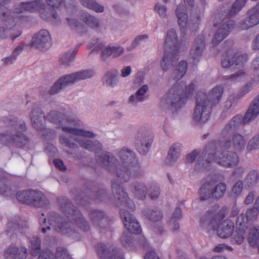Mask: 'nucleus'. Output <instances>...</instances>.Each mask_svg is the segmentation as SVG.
Returning a JSON list of instances; mask_svg holds the SVG:
<instances>
[{"instance_id": "obj_1", "label": "nucleus", "mask_w": 259, "mask_h": 259, "mask_svg": "<svg viewBox=\"0 0 259 259\" xmlns=\"http://www.w3.org/2000/svg\"><path fill=\"white\" fill-rule=\"evenodd\" d=\"M111 188L117 199V204L124 207L120 209V215L127 231L135 234L141 233L142 229L139 222L130 212L135 209V206L128 197L122 183L117 179L114 180L111 182Z\"/></svg>"}, {"instance_id": "obj_2", "label": "nucleus", "mask_w": 259, "mask_h": 259, "mask_svg": "<svg viewBox=\"0 0 259 259\" xmlns=\"http://www.w3.org/2000/svg\"><path fill=\"white\" fill-rule=\"evenodd\" d=\"M259 114V95L249 105L245 115L237 114L233 117L223 128L220 133V141L225 149H229L232 145L231 136L241 125H245L254 120Z\"/></svg>"}, {"instance_id": "obj_3", "label": "nucleus", "mask_w": 259, "mask_h": 259, "mask_svg": "<svg viewBox=\"0 0 259 259\" xmlns=\"http://www.w3.org/2000/svg\"><path fill=\"white\" fill-rule=\"evenodd\" d=\"M8 129L0 133V144L9 148H22L29 142V139L23 132L26 126L23 120L18 117H13L7 121Z\"/></svg>"}, {"instance_id": "obj_4", "label": "nucleus", "mask_w": 259, "mask_h": 259, "mask_svg": "<svg viewBox=\"0 0 259 259\" xmlns=\"http://www.w3.org/2000/svg\"><path fill=\"white\" fill-rule=\"evenodd\" d=\"M62 128L64 132L74 135L73 136H60L59 140L62 145L69 148H74L76 146L75 141L77 142L80 146L90 151L100 150L102 148L101 143L98 141L92 140L87 138L95 136L94 134L91 132L71 126H63Z\"/></svg>"}, {"instance_id": "obj_5", "label": "nucleus", "mask_w": 259, "mask_h": 259, "mask_svg": "<svg viewBox=\"0 0 259 259\" xmlns=\"http://www.w3.org/2000/svg\"><path fill=\"white\" fill-rule=\"evenodd\" d=\"M223 94V89L220 87L214 88L207 95L198 93L196 98V107L194 109V120L203 124L209 119L212 104L218 103Z\"/></svg>"}, {"instance_id": "obj_6", "label": "nucleus", "mask_w": 259, "mask_h": 259, "mask_svg": "<svg viewBox=\"0 0 259 259\" xmlns=\"http://www.w3.org/2000/svg\"><path fill=\"white\" fill-rule=\"evenodd\" d=\"M78 189L74 188L72 192L76 201L82 205H85L88 200H95L98 202L108 203L111 200V196L107 189L99 187L96 183L89 181L83 185V191L78 192Z\"/></svg>"}, {"instance_id": "obj_7", "label": "nucleus", "mask_w": 259, "mask_h": 259, "mask_svg": "<svg viewBox=\"0 0 259 259\" xmlns=\"http://www.w3.org/2000/svg\"><path fill=\"white\" fill-rule=\"evenodd\" d=\"M194 88L192 83L188 86L184 82L176 83L169 90L161 102L166 108L179 109L184 105L186 99L193 92Z\"/></svg>"}, {"instance_id": "obj_8", "label": "nucleus", "mask_w": 259, "mask_h": 259, "mask_svg": "<svg viewBox=\"0 0 259 259\" xmlns=\"http://www.w3.org/2000/svg\"><path fill=\"white\" fill-rule=\"evenodd\" d=\"M89 217L93 225L101 233L112 231V220L107 213L101 209H92L89 212Z\"/></svg>"}, {"instance_id": "obj_9", "label": "nucleus", "mask_w": 259, "mask_h": 259, "mask_svg": "<svg viewBox=\"0 0 259 259\" xmlns=\"http://www.w3.org/2000/svg\"><path fill=\"white\" fill-rule=\"evenodd\" d=\"M121 164L133 167V176L141 177L143 172L136 158L135 153L132 150L123 147L119 152Z\"/></svg>"}, {"instance_id": "obj_10", "label": "nucleus", "mask_w": 259, "mask_h": 259, "mask_svg": "<svg viewBox=\"0 0 259 259\" xmlns=\"http://www.w3.org/2000/svg\"><path fill=\"white\" fill-rule=\"evenodd\" d=\"M48 220L49 225L59 233L71 236L74 232L70 223L66 221L65 219L57 212H50Z\"/></svg>"}, {"instance_id": "obj_11", "label": "nucleus", "mask_w": 259, "mask_h": 259, "mask_svg": "<svg viewBox=\"0 0 259 259\" xmlns=\"http://www.w3.org/2000/svg\"><path fill=\"white\" fill-rule=\"evenodd\" d=\"M135 146L142 155H146L149 151L153 137L144 128L140 129L136 136Z\"/></svg>"}, {"instance_id": "obj_12", "label": "nucleus", "mask_w": 259, "mask_h": 259, "mask_svg": "<svg viewBox=\"0 0 259 259\" xmlns=\"http://www.w3.org/2000/svg\"><path fill=\"white\" fill-rule=\"evenodd\" d=\"M31 46L42 51L48 50L51 46V37L49 31L41 29L35 34Z\"/></svg>"}, {"instance_id": "obj_13", "label": "nucleus", "mask_w": 259, "mask_h": 259, "mask_svg": "<svg viewBox=\"0 0 259 259\" xmlns=\"http://www.w3.org/2000/svg\"><path fill=\"white\" fill-rule=\"evenodd\" d=\"M57 205L59 210L69 220L74 217L80 210L75 207L72 202L65 196H61L57 199Z\"/></svg>"}, {"instance_id": "obj_14", "label": "nucleus", "mask_w": 259, "mask_h": 259, "mask_svg": "<svg viewBox=\"0 0 259 259\" xmlns=\"http://www.w3.org/2000/svg\"><path fill=\"white\" fill-rule=\"evenodd\" d=\"M97 251L101 259H123L121 250L112 245L98 244Z\"/></svg>"}, {"instance_id": "obj_15", "label": "nucleus", "mask_w": 259, "mask_h": 259, "mask_svg": "<svg viewBox=\"0 0 259 259\" xmlns=\"http://www.w3.org/2000/svg\"><path fill=\"white\" fill-rule=\"evenodd\" d=\"M220 144L223 145L222 142L220 140L218 141H213L209 142L205 147L204 154L205 155L207 154V158L203 160L199 158L198 160L199 164H202L203 167L206 168L211 161L215 162V159L218 158V156H216L218 152V146Z\"/></svg>"}, {"instance_id": "obj_16", "label": "nucleus", "mask_w": 259, "mask_h": 259, "mask_svg": "<svg viewBox=\"0 0 259 259\" xmlns=\"http://www.w3.org/2000/svg\"><path fill=\"white\" fill-rule=\"evenodd\" d=\"M239 158L237 154L233 151L222 152L218 158L215 159V162L226 167L231 168L238 164Z\"/></svg>"}, {"instance_id": "obj_17", "label": "nucleus", "mask_w": 259, "mask_h": 259, "mask_svg": "<svg viewBox=\"0 0 259 259\" xmlns=\"http://www.w3.org/2000/svg\"><path fill=\"white\" fill-rule=\"evenodd\" d=\"M31 118L33 127L37 131H43L45 129V121L46 117L40 108L34 106L30 112Z\"/></svg>"}, {"instance_id": "obj_18", "label": "nucleus", "mask_w": 259, "mask_h": 259, "mask_svg": "<svg viewBox=\"0 0 259 259\" xmlns=\"http://www.w3.org/2000/svg\"><path fill=\"white\" fill-rule=\"evenodd\" d=\"M179 60L178 50H165L164 54L162 58L160 65L164 71L169 69L171 66H174Z\"/></svg>"}, {"instance_id": "obj_19", "label": "nucleus", "mask_w": 259, "mask_h": 259, "mask_svg": "<svg viewBox=\"0 0 259 259\" xmlns=\"http://www.w3.org/2000/svg\"><path fill=\"white\" fill-rule=\"evenodd\" d=\"M236 23L233 20H229L223 24L214 35L213 43L217 45L222 41L234 29Z\"/></svg>"}, {"instance_id": "obj_20", "label": "nucleus", "mask_w": 259, "mask_h": 259, "mask_svg": "<svg viewBox=\"0 0 259 259\" xmlns=\"http://www.w3.org/2000/svg\"><path fill=\"white\" fill-rule=\"evenodd\" d=\"M30 206L35 207H44L49 205V200L41 191L30 189Z\"/></svg>"}, {"instance_id": "obj_21", "label": "nucleus", "mask_w": 259, "mask_h": 259, "mask_svg": "<svg viewBox=\"0 0 259 259\" xmlns=\"http://www.w3.org/2000/svg\"><path fill=\"white\" fill-rule=\"evenodd\" d=\"M259 24V15L252 9L247 13V17L238 24V27L242 30H246Z\"/></svg>"}, {"instance_id": "obj_22", "label": "nucleus", "mask_w": 259, "mask_h": 259, "mask_svg": "<svg viewBox=\"0 0 259 259\" xmlns=\"http://www.w3.org/2000/svg\"><path fill=\"white\" fill-rule=\"evenodd\" d=\"M97 161L109 172H115L118 161L115 157L109 153L99 156Z\"/></svg>"}, {"instance_id": "obj_23", "label": "nucleus", "mask_w": 259, "mask_h": 259, "mask_svg": "<svg viewBox=\"0 0 259 259\" xmlns=\"http://www.w3.org/2000/svg\"><path fill=\"white\" fill-rule=\"evenodd\" d=\"M55 9L49 5L46 6L41 1L38 11L40 17L42 19L47 21H53L57 20L58 19V15Z\"/></svg>"}, {"instance_id": "obj_24", "label": "nucleus", "mask_w": 259, "mask_h": 259, "mask_svg": "<svg viewBox=\"0 0 259 259\" xmlns=\"http://www.w3.org/2000/svg\"><path fill=\"white\" fill-rule=\"evenodd\" d=\"M205 48V38L203 35H198L195 39L190 54L193 59H196L202 56Z\"/></svg>"}, {"instance_id": "obj_25", "label": "nucleus", "mask_w": 259, "mask_h": 259, "mask_svg": "<svg viewBox=\"0 0 259 259\" xmlns=\"http://www.w3.org/2000/svg\"><path fill=\"white\" fill-rule=\"evenodd\" d=\"M27 250L23 247L10 246L4 252L5 258L11 259H25L27 256Z\"/></svg>"}, {"instance_id": "obj_26", "label": "nucleus", "mask_w": 259, "mask_h": 259, "mask_svg": "<svg viewBox=\"0 0 259 259\" xmlns=\"http://www.w3.org/2000/svg\"><path fill=\"white\" fill-rule=\"evenodd\" d=\"M233 230L234 223L229 220H226L218 225L217 233L220 237L227 238L232 235Z\"/></svg>"}, {"instance_id": "obj_27", "label": "nucleus", "mask_w": 259, "mask_h": 259, "mask_svg": "<svg viewBox=\"0 0 259 259\" xmlns=\"http://www.w3.org/2000/svg\"><path fill=\"white\" fill-rule=\"evenodd\" d=\"M164 50H178V36L175 30L171 29L168 31L165 39Z\"/></svg>"}, {"instance_id": "obj_28", "label": "nucleus", "mask_w": 259, "mask_h": 259, "mask_svg": "<svg viewBox=\"0 0 259 259\" xmlns=\"http://www.w3.org/2000/svg\"><path fill=\"white\" fill-rule=\"evenodd\" d=\"M131 190L135 196L139 199H144L146 197L147 189L145 184L142 182H133L131 185Z\"/></svg>"}, {"instance_id": "obj_29", "label": "nucleus", "mask_w": 259, "mask_h": 259, "mask_svg": "<svg viewBox=\"0 0 259 259\" xmlns=\"http://www.w3.org/2000/svg\"><path fill=\"white\" fill-rule=\"evenodd\" d=\"M213 183L212 182H207L204 183L199 190V198L201 201H205L212 198V189Z\"/></svg>"}, {"instance_id": "obj_30", "label": "nucleus", "mask_w": 259, "mask_h": 259, "mask_svg": "<svg viewBox=\"0 0 259 259\" xmlns=\"http://www.w3.org/2000/svg\"><path fill=\"white\" fill-rule=\"evenodd\" d=\"M69 220L74 223L78 228L83 231L87 232L90 230L89 223L80 211Z\"/></svg>"}, {"instance_id": "obj_31", "label": "nucleus", "mask_w": 259, "mask_h": 259, "mask_svg": "<svg viewBox=\"0 0 259 259\" xmlns=\"http://www.w3.org/2000/svg\"><path fill=\"white\" fill-rule=\"evenodd\" d=\"M181 144L175 143L170 147L168 156L165 161L167 165H170L176 162L180 155Z\"/></svg>"}, {"instance_id": "obj_32", "label": "nucleus", "mask_w": 259, "mask_h": 259, "mask_svg": "<svg viewBox=\"0 0 259 259\" xmlns=\"http://www.w3.org/2000/svg\"><path fill=\"white\" fill-rule=\"evenodd\" d=\"M115 173L120 179L127 182L133 176V167L121 164L118 168H116Z\"/></svg>"}, {"instance_id": "obj_33", "label": "nucleus", "mask_w": 259, "mask_h": 259, "mask_svg": "<svg viewBox=\"0 0 259 259\" xmlns=\"http://www.w3.org/2000/svg\"><path fill=\"white\" fill-rule=\"evenodd\" d=\"M118 72L113 69L107 71L103 77V84L110 87H114L117 82Z\"/></svg>"}, {"instance_id": "obj_34", "label": "nucleus", "mask_w": 259, "mask_h": 259, "mask_svg": "<svg viewBox=\"0 0 259 259\" xmlns=\"http://www.w3.org/2000/svg\"><path fill=\"white\" fill-rule=\"evenodd\" d=\"M222 210H221L211 220H205L204 222H202V219L201 220V225L206 230L208 233L214 232L216 229V227L218 226L217 219L220 218V215L222 214Z\"/></svg>"}, {"instance_id": "obj_35", "label": "nucleus", "mask_w": 259, "mask_h": 259, "mask_svg": "<svg viewBox=\"0 0 259 259\" xmlns=\"http://www.w3.org/2000/svg\"><path fill=\"white\" fill-rule=\"evenodd\" d=\"M41 0L31 1L27 3H22L20 7L21 8L14 10L15 13L20 14L22 12V9L28 11H32L34 10L38 9Z\"/></svg>"}, {"instance_id": "obj_36", "label": "nucleus", "mask_w": 259, "mask_h": 259, "mask_svg": "<svg viewBox=\"0 0 259 259\" xmlns=\"http://www.w3.org/2000/svg\"><path fill=\"white\" fill-rule=\"evenodd\" d=\"M143 213L146 218L153 222L159 221L163 217L162 212L158 209L146 208L143 211Z\"/></svg>"}, {"instance_id": "obj_37", "label": "nucleus", "mask_w": 259, "mask_h": 259, "mask_svg": "<svg viewBox=\"0 0 259 259\" xmlns=\"http://www.w3.org/2000/svg\"><path fill=\"white\" fill-rule=\"evenodd\" d=\"M232 142L234 150L237 151H241L245 147V141L244 137L238 133L233 135Z\"/></svg>"}, {"instance_id": "obj_38", "label": "nucleus", "mask_w": 259, "mask_h": 259, "mask_svg": "<svg viewBox=\"0 0 259 259\" xmlns=\"http://www.w3.org/2000/svg\"><path fill=\"white\" fill-rule=\"evenodd\" d=\"M0 19L7 26L13 25L15 24L11 12L8 10H5L2 7L0 8Z\"/></svg>"}, {"instance_id": "obj_39", "label": "nucleus", "mask_w": 259, "mask_h": 259, "mask_svg": "<svg viewBox=\"0 0 259 259\" xmlns=\"http://www.w3.org/2000/svg\"><path fill=\"white\" fill-rule=\"evenodd\" d=\"M81 4L90 9H92L97 12H103L104 7L94 0H80Z\"/></svg>"}, {"instance_id": "obj_40", "label": "nucleus", "mask_w": 259, "mask_h": 259, "mask_svg": "<svg viewBox=\"0 0 259 259\" xmlns=\"http://www.w3.org/2000/svg\"><path fill=\"white\" fill-rule=\"evenodd\" d=\"M258 179L259 173L255 170H252L247 174L245 181L248 187L252 188L256 185Z\"/></svg>"}, {"instance_id": "obj_41", "label": "nucleus", "mask_w": 259, "mask_h": 259, "mask_svg": "<svg viewBox=\"0 0 259 259\" xmlns=\"http://www.w3.org/2000/svg\"><path fill=\"white\" fill-rule=\"evenodd\" d=\"M226 185L224 183H220L216 186H213L212 198L219 199L223 197L226 191Z\"/></svg>"}, {"instance_id": "obj_42", "label": "nucleus", "mask_w": 259, "mask_h": 259, "mask_svg": "<svg viewBox=\"0 0 259 259\" xmlns=\"http://www.w3.org/2000/svg\"><path fill=\"white\" fill-rule=\"evenodd\" d=\"M247 231L236 228V230L233 235L232 242L237 245L242 244L245 240Z\"/></svg>"}, {"instance_id": "obj_43", "label": "nucleus", "mask_w": 259, "mask_h": 259, "mask_svg": "<svg viewBox=\"0 0 259 259\" xmlns=\"http://www.w3.org/2000/svg\"><path fill=\"white\" fill-rule=\"evenodd\" d=\"M247 231H249L248 234V242L249 244L254 246L259 240V230L254 228L249 227Z\"/></svg>"}, {"instance_id": "obj_44", "label": "nucleus", "mask_w": 259, "mask_h": 259, "mask_svg": "<svg viewBox=\"0 0 259 259\" xmlns=\"http://www.w3.org/2000/svg\"><path fill=\"white\" fill-rule=\"evenodd\" d=\"M82 21L89 27L92 28H97L99 26V21L94 16L88 13H83L81 15Z\"/></svg>"}, {"instance_id": "obj_45", "label": "nucleus", "mask_w": 259, "mask_h": 259, "mask_svg": "<svg viewBox=\"0 0 259 259\" xmlns=\"http://www.w3.org/2000/svg\"><path fill=\"white\" fill-rule=\"evenodd\" d=\"M21 33L22 31L19 29L15 32L14 30L5 29L3 27H0V38H1L9 36L12 40H14L15 38L20 36Z\"/></svg>"}, {"instance_id": "obj_46", "label": "nucleus", "mask_w": 259, "mask_h": 259, "mask_svg": "<svg viewBox=\"0 0 259 259\" xmlns=\"http://www.w3.org/2000/svg\"><path fill=\"white\" fill-rule=\"evenodd\" d=\"M249 219L244 213H241L238 216L236 221V228L248 230L250 227L248 224Z\"/></svg>"}, {"instance_id": "obj_47", "label": "nucleus", "mask_w": 259, "mask_h": 259, "mask_svg": "<svg viewBox=\"0 0 259 259\" xmlns=\"http://www.w3.org/2000/svg\"><path fill=\"white\" fill-rule=\"evenodd\" d=\"M31 253L33 256H36L40 251L41 240L37 236L32 237L30 239Z\"/></svg>"}, {"instance_id": "obj_48", "label": "nucleus", "mask_w": 259, "mask_h": 259, "mask_svg": "<svg viewBox=\"0 0 259 259\" xmlns=\"http://www.w3.org/2000/svg\"><path fill=\"white\" fill-rule=\"evenodd\" d=\"M176 13L178 19L179 25L184 27L186 25V20L187 16L184 12V6L183 5H179L176 10Z\"/></svg>"}, {"instance_id": "obj_49", "label": "nucleus", "mask_w": 259, "mask_h": 259, "mask_svg": "<svg viewBox=\"0 0 259 259\" xmlns=\"http://www.w3.org/2000/svg\"><path fill=\"white\" fill-rule=\"evenodd\" d=\"M95 49L102 50L101 58L102 60L106 61L110 56H112V48L111 47H104L102 44H97Z\"/></svg>"}, {"instance_id": "obj_50", "label": "nucleus", "mask_w": 259, "mask_h": 259, "mask_svg": "<svg viewBox=\"0 0 259 259\" xmlns=\"http://www.w3.org/2000/svg\"><path fill=\"white\" fill-rule=\"evenodd\" d=\"M30 194V190L21 191L17 193L16 197L20 203H26L29 205Z\"/></svg>"}, {"instance_id": "obj_51", "label": "nucleus", "mask_w": 259, "mask_h": 259, "mask_svg": "<svg viewBox=\"0 0 259 259\" xmlns=\"http://www.w3.org/2000/svg\"><path fill=\"white\" fill-rule=\"evenodd\" d=\"M233 57L234 64L238 68L243 67L248 60V55L247 54H235L233 55Z\"/></svg>"}, {"instance_id": "obj_52", "label": "nucleus", "mask_w": 259, "mask_h": 259, "mask_svg": "<svg viewBox=\"0 0 259 259\" xmlns=\"http://www.w3.org/2000/svg\"><path fill=\"white\" fill-rule=\"evenodd\" d=\"M62 114L56 111H51L46 117V118L51 122L60 125L62 124V121L60 120Z\"/></svg>"}, {"instance_id": "obj_53", "label": "nucleus", "mask_w": 259, "mask_h": 259, "mask_svg": "<svg viewBox=\"0 0 259 259\" xmlns=\"http://www.w3.org/2000/svg\"><path fill=\"white\" fill-rule=\"evenodd\" d=\"M246 1L247 0H236L230 11V15L233 16L238 13L245 6Z\"/></svg>"}, {"instance_id": "obj_54", "label": "nucleus", "mask_w": 259, "mask_h": 259, "mask_svg": "<svg viewBox=\"0 0 259 259\" xmlns=\"http://www.w3.org/2000/svg\"><path fill=\"white\" fill-rule=\"evenodd\" d=\"M23 45H19L17 47L14 51L13 52L12 54L10 57H7L4 60L5 64H12L13 61L15 60L17 55L22 51Z\"/></svg>"}, {"instance_id": "obj_55", "label": "nucleus", "mask_w": 259, "mask_h": 259, "mask_svg": "<svg viewBox=\"0 0 259 259\" xmlns=\"http://www.w3.org/2000/svg\"><path fill=\"white\" fill-rule=\"evenodd\" d=\"M93 72L91 70H85L74 73L76 81L90 78L93 75Z\"/></svg>"}, {"instance_id": "obj_56", "label": "nucleus", "mask_w": 259, "mask_h": 259, "mask_svg": "<svg viewBox=\"0 0 259 259\" xmlns=\"http://www.w3.org/2000/svg\"><path fill=\"white\" fill-rule=\"evenodd\" d=\"M57 259H72L68 254L67 250L63 247H58L56 252Z\"/></svg>"}, {"instance_id": "obj_57", "label": "nucleus", "mask_w": 259, "mask_h": 259, "mask_svg": "<svg viewBox=\"0 0 259 259\" xmlns=\"http://www.w3.org/2000/svg\"><path fill=\"white\" fill-rule=\"evenodd\" d=\"M233 55L225 54L223 56L221 65L223 68H229L234 64Z\"/></svg>"}, {"instance_id": "obj_58", "label": "nucleus", "mask_w": 259, "mask_h": 259, "mask_svg": "<svg viewBox=\"0 0 259 259\" xmlns=\"http://www.w3.org/2000/svg\"><path fill=\"white\" fill-rule=\"evenodd\" d=\"M132 234L127 231L123 233L121 237V241L123 246H128L132 243Z\"/></svg>"}, {"instance_id": "obj_59", "label": "nucleus", "mask_w": 259, "mask_h": 259, "mask_svg": "<svg viewBox=\"0 0 259 259\" xmlns=\"http://www.w3.org/2000/svg\"><path fill=\"white\" fill-rule=\"evenodd\" d=\"M62 79H58L54 84L52 85L49 93L50 95H55L57 94L62 89H64L65 87L62 82Z\"/></svg>"}, {"instance_id": "obj_60", "label": "nucleus", "mask_w": 259, "mask_h": 259, "mask_svg": "<svg viewBox=\"0 0 259 259\" xmlns=\"http://www.w3.org/2000/svg\"><path fill=\"white\" fill-rule=\"evenodd\" d=\"M8 179L4 176L0 177V194H4L10 190Z\"/></svg>"}, {"instance_id": "obj_61", "label": "nucleus", "mask_w": 259, "mask_h": 259, "mask_svg": "<svg viewBox=\"0 0 259 259\" xmlns=\"http://www.w3.org/2000/svg\"><path fill=\"white\" fill-rule=\"evenodd\" d=\"M59 79H62L61 82L66 88L68 85L74 83L76 81L74 73L66 75L61 77Z\"/></svg>"}, {"instance_id": "obj_62", "label": "nucleus", "mask_w": 259, "mask_h": 259, "mask_svg": "<svg viewBox=\"0 0 259 259\" xmlns=\"http://www.w3.org/2000/svg\"><path fill=\"white\" fill-rule=\"evenodd\" d=\"M254 86L253 81H249L246 83L239 91L237 95L238 98H240L250 91Z\"/></svg>"}, {"instance_id": "obj_63", "label": "nucleus", "mask_w": 259, "mask_h": 259, "mask_svg": "<svg viewBox=\"0 0 259 259\" xmlns=\"http://www.w3.org/2000/svg\"><path fill=\"white\" fill-rule=\"evenodd\" d=\"M187 63L185 61H181L177 68H176V72L180 74L179 76H183L187 70Z\"/></svg>"}, {"instance_id": "obj_64", "label": "nucleus", "mask_w": 259, "mask_h": 259, "mask_svg": "<svg viewBox=\"0 0 259 259\" xmlns=\"http://www.w3.org/2000/svg\"><path fill=\"white\" fill-rule=\"evenodd\" d=\"M247 148L250 150L259 148V134L249 140Z\"/></svg>"}]
</instances>
